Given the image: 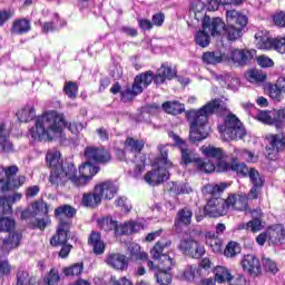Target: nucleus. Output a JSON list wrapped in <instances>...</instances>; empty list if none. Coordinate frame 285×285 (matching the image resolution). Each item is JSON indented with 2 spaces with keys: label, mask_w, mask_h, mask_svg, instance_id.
Listing matches in <instances>:
<instances>
[{
  "label": "nucleus",
  "mask_w": 285,
  "mask_h": 285,
  "mask_svg": "<svg viewBox=\"0 0 285 285\" xmlns=\"http://www.w3.org/2000/svg\"><path fill=\"white\" fill-rule=\"evenodd\" d=\"M70 130L73 135H77L79 130H83V126L77 122H66L63 114H59L55 110H49L38 116L35 127H31L29 135L32 139L38 141H52L57 137L63 135V130Z\"/></svg>",
  "instance_id": "nucleus-1"
},
{
  "label": "nucleus",
  "mask_w": 285,
  "mask_h": 285,
  "mask_svg": "<svg viewBox=\"0 0 285 285\" xmlns=\"http://www.w3.org/2000/svg\"><path fill=\"white\" fill-rule=\"evenodd\" d=\"M85 161L79 167V176L77 175V167L73 164H69L66 168L67 181H71L76 188L87 186L88 183L99 173V167L90 164H108L111 159L110 151L104 147L89 146L85 148Z\"/></svg>",
  "instance_id": "nucleus-2"
},
{
  "label": "nucleus",
  "mask_w": 285,
  "mask_h": 285,
  "mask_svg": "<svg viewBox=\"0 0 285 285\" xmlns=\"http://www.w3.org/2000/svg\"><path fill=\"white\" fill-rule=\"evenodd\" d=\"M217 110H219V100H213L199 110H193L189 112V117H193L194 119L190 124V141H204V139L210 135L208 117H210L213 112H217Z\"/></svg>",
  "instance_id": "nucleus-3"
},
{
  "label": "nucleus",
  "mask_w": 285,
  "mask_h": 285,
  "mask_svg": "<svg viewBox=\"0 0 285 285\" xmlns=\"http://www.w3.org/2000/svg\"><path fill=\"white\" fill-rule=\"evenodd\" d=\"M226 190V185L220 183L219 185H205L203 188L204 195H212L213 197L208 199L204 213L208 215V217H223V215H227L228 213V199H224L222 197H215L219 195V193H224Z\"/></svg>",
  "instance_id": "nucleus-4"
},
{
  "label": "nucleus",
  "mask_w": 285,
  "mask_h": 285,
  "mask_svg": "<svg viewBox=\"0 0 285 285\" xmlns=\"http://www.w3.org/2000/svg\"><path fill=\"white\" fill-rule=\"evenodd\" d=\"M158 150L160 153L158 158V168L148 171L145 175V181L149 184V186L164 184V181H168V178L170 177V173L168 170H170L173 161L168 159V146L160 145L158 146Z\"/></svg>",
  "instance_id": "nucleus-5"
},
{
  "label": "nucleus",
  "mask_w": 285,
  "mask_h": 285,
  "mask_svg": "<svg viewBox=\"0 0 285 285\" xmlns=\"http://www.w3.org/2000/svg\"><path fill=\"white\" fill-rule=\"evenodd\" d=\"M224 22L220 18L205 17L203 20V29L195 35V41L200 48L210 46V36L219 37L224 30Z\"/></svg>",
  "instance_id": "nucleus-6"
},
{
  "label": "nucleus",
  "mask_w": 285,
  "mask_h": 285,
  "mask_svg": "<svg viewBox=\"0 0 285 285\" xmlns=\"http://www.w3.org/2000/svg\"><path fill=\"white\" fill-rule=\"evenodd\" d=\"M48 166L52 169L49 181L53 186H63L68 181V176L66 175V169L70 164L63 165L61 159V153L52 149L47 153L46 156Z\"/></svg>",
  "instance_id": "nucleus-7"
},
{
  "label": "nucleus",
  "mask_w": 285,
  "mask_h": 285,
  "mask_svg": "<svg viewBox=\"0 0 285 285\" xmlns=\"http://www.w3.org/2000/svg\"><path fill=\"white\" fill-rule=\"evenodd\" d=\"M226 23L227 27L225 26L223 30H225L228 41H237V39H242L244 28L248 26V17L237 10H227Z\"/></svg>",
  "instance_id": "nucleus-8"
},
{
  "label": "nucleus",
  "mask_w": 285,
  "mask_h": 285,
  "mask_svg": "<svg viewBox=\"0 0 285 285\" xmlns=\"http://www.w3.org/2000/svg\"><path fill=\"white\" fill-rule=\"evenodd\" d=\"M22 198L23 195L20 193L0 197V233H10L14 229V219L8 217V215H12V204L21 202Z\"/></svg>",
  "instance_id": "nucleus-9"
},
{
  "label": "nucleus",
  "mask_w": 285,
  "mask_h": 285,
  "mask_svg": "<svg viewBox=\"0 0 285 285\" xmlns=\"http://www.w3.org/2000/svg\"><path fill=\"white\" fill-rule=\"evenodd\" d=\"M224 141H234L235 139H244L246 137V129L239 118L235 115H228L225 118L224 125L218 126Z\"/></svg>",
  "instance_id": "nucleus-10"
},
{
  "label": "nucleus",
  "mask_w": 285,
  "mask_h": 285,
  "mask_svg": "<svg viewBox=\"0 0 285 285\" xmlns=\"http://www.w3.org/2000/svg\"><path fill=\"white\" fill-rule=\"evenodd\" d=\"M153 83V71H147L135 78L131 88L120 91L121 101L127 104V101H132L137 95L144 92V88H148Z\"/></svg>",
  "instance_id": "nucleus-11"
},
{
  "label": "nucleus",
  "mask_w": 285,
  "mask_h": 285,
  "mask_svg": "<svg viewBox=\"0 0 285 285\" xmlns=\"http://www.w3.org/2000/svg\"><path fill=\"white\" fill-rule=\"evenodd\" d=\"M255 45L259 50H276L279 52V38H272L267 30H262L255 35Z\"/></svg>",
  "instance_id": "nucleus-12"
},
{
  "label": "nucleus",
  "mask_w": 285,
  "mask_h": 285,
  "mask_svg": "<svg viewBox=\"0 0 285 285\" xmlns=\"http://www.w3.org/2000/svg\"><path fill=\"white\" fill-rule=\"evenodd\" d=\"M255 57V50L248 49H233L226 56V61L233 63V66H248Z\"/></svg>",
  "instance_id": "nucleus-13"
},
{
  "label": "nucleus",
  "mask_w": 285,
  "mask_h": 285,
  "mask_svg": "<svg viewBox=\"0 0 285 285\" xmlns=\"http://www.w3.org/2000/svg\"><path fill=\"white\" fill-rule=\"evenodd\" d=\"M197 170L207 174L215 173V170H217V173H228V170H233V165L222 160V158L216 160V166L210 159L198 160Z\"/></svg>",
  "instance_id": "nucleus-14"
},
{
  "label": "nucleus",
  "mask_w": 285,
  "mask_h": 285,
  "mask_svg": "<svg viewBox=\"0 0 285 285\" xmlns=\"http://www.w3.org/2000/svg\"><path fill=\"white\" fill-rule=\"evenodd\" d=\"M258 121L267 124L268 126H276V128H282V121L285 119V108L274 109L272 111H259L257 115Z\"/></svg>",
  "instance_id": "nucleus-15"
},
{
  "label": "nucleus",
  "mask_w": 285,
  "mask_h": 285,
  "mask_svg": "<svg viewBox=\"0 0 285 285\" xmlns=\"http://www.w3.org/2000/svg\"><path fill=\"white\" fill-rule=\"evenodd\" d=\"M178 248L184 255H188L194 259H199L206 253V249L198 242L190 238L180 240Z\"/></svg>",
  "instance_id": "nucleus-16"
},
{
  "label": "nucleus",
  "mask_w": 285,
  "mask_h": 285,
  "mask_svg": "<svg viewBox=\"0 0 285 285\" xmlns=\"http://www.w3.org/2000/svg\"><path fill=\"white\" fill-rule=\"evenodd\" d=\"M70 226H72V222L70 220H61L59 223L56 235L50 239L51 246H63L68 243Z\"/></svg>",
  "instance_id": "nucleus-17"
},
{
  "label": "nucleus",
  "mask_w": 285,
  "mask_h": 285,
  "mask_svg": "<svg viewBox=\"0 0 285 285\" xmlns=\"http://www.w3.org/2000/svg\"><path fill=\"white\" fill-rule=\"evenodd\" d=\"M266 139L268 141L266 146L267 157L269 159H273L271 155H277V153H282V150H284V146H285L284 134H269L266 136Z\"/></svg>",
  "instance_id": "nucleus-18"
},
{
  "label": "nucleus",
  "mask_w": 285,
  "mask_h": 285,
  "mask_svg": "<svg viewBox=\"0 0 285 285\" xmlns=\"http://www.w3.org/2000/svg\"><path fill=\"white\" fill-rule=\"evenodd\" d=\"M240 264L243 271L248 273V275H252V277L262 275V263H259V258H257L255 255H245Z\"/></svg>",
  "instance_id": "nucleus-19"
},
{
  "label": "nucleus",
  "mask_w": 285,
  "mask_h": 285,
  "mask_svg": "<svg viewBox=\"0 0 285 285\" xmlns=\"http://www.w3.org/2000/svg\"><path fill=\"white\" fill-rule=\"evenodd\" d=\"M95 188L100 199H115V195H117V190H119V187L110 180L100 183L96 185Z\"/></svg>",
  "instance_id": "nucleus-20"
},
{
  "label": "nucleus",
  "mask_w": 285,
  "mask_h": 285,
  "mask_svg": "<svg viewBox=\"0 0 285 285\" xmlns=\"http://www.w3.org/2000/svg\"><path fill=\"white\" fill-rule=\"evenodd\" d=\"M228 210H248V196L246 194H232L227 197Z\"/></svg>",
  "instance_id": "nucleus-21"
},
{
  "label": "nucleus",
  "mask_w": 285,
  "mask_h": 285,
  "mask_svg": "<svg viewBox=\"0 0 285 285\" xmlns=\"http://www.w3.org/2000/svg\"><path fill=\"white\" fill-rule=\"evenodd\" d=\"M106 264L116 271H126L128 268V258L124 254H109L106 257Z\"/></svg>",
  "instance_id": "nucleus-22"
},
{
  "label": "nucleus",
  "mask_w": 285,
  "mask_h": 285,
  "mask_svg": "<svg viewBox=\"0 0 285 285\" xmlns=\"http://www.w3.org/2000/svg\"><path fill=\"white\" fill-rule=\"evenodd\" d=\"M158 265H155L153 261H147V266L149 271H171L173 266H175V259L170 257L168 254L163 255L161 258L157 259Z\"/></svg>",
  "instance_id": "nucleus-23"
},
{
  "label": "nucleus",
  "mask_w": 285,
  "mask_h": 285,
  "mask_svg": "<svg viewBox=\"0 0 285 285\" xmlns=\"http://www.w3.org/2000/svg\"><path fill=\"white\" fill-rule=\"evenodd\" d=\"M170 246H173V242L170 240H158L150 249V255L153 259H161L164 255H168Z\"/></svg>",
  "instance_id": "nucleus-24"
},
{
  "label": "nucleus",
  "mask_w": 285,
  "mask_h": 285,
  "mask_svg": "<svg viewBox=\"0 0 285 285\" xmlns=\"http://www.w3.org/2000/svg\"><path fill=\"white\" fill-rule=\"evenodd\" d=\"M8 137H10V132L6 129V124L0 122V150L7 155L14 153V146Z\"/></svg>",
  "instance_id": "nucleus-25"
},
{
  "label": "nucleus",
  "mask_w": 285,
  "mask_h": 285,
  "mask_svg": "<svg viewBox=\"0 0 285 285\" xmlns=\"http://www.w3.org/2000/svg\"><path fill=\"white\" fill-rule=\"evenodd\" d=\"M139 230H144V224L129 222L118 225L116 228V236L119 237V235H132V233H139Z\"/></svg>",
  "instance_id": "nucleus-26"
},
{
  "label": "nucleus",
  "mask_w": 285,
  "mask_h": 285,
  "mask_svg": "<svg viewBox=\"0 0 285 285\" xmlns=\"http://www.w3.org/2000/svg\"><path fill=\"white\" fill-rule=\"evenodd\" d=\"M124 149L126 153L131 155L132 157H137L141 150H144V141L135 139L132 137H128L125 140Z\"/></svg>",
  "instance_id": "nucleus-27"
},
{
  "label": "nucleus",
  "mask_w": 285,
  "mask_h": 285,
  "mask_svg": "<svg viewBox=\"0 0 285 285\" xmlns=\"http://www.w3.org/2000/svg\"><path fill=\"white\" fill-rule=\"evenodd\" d=\"M175 75H177V72H175V70H173L170 67H168L166 65H163L157 70L156 76H155V73H153V80L155 83L161 85V83H164V81H166V79H173L175 77Z\"/></svg>",
  "instance_id": "nucleus-28"
},
{
  "label": "nucleus",
  "mask_w": 285,
  "mask_h": 285,
  "mask_svg": "<svg viewBox=\"0 0 285 285\" xmlns=\"http://www.w3.org/2000/svg\"><path fill=\"white\" fill-rule=\"evenodd\" d=\"M88 244L92 247L95 255H104L106 244L101 240V234L92 232L88 238Z\"/></svg>",
  "instance_id": "nucleus-29"
},
{
  "label": "nucleus",
  "mask_w": 285,
  "mask_h": 285,
  "mask_svg": "<svg viewBox=\"0 0 285 285\" xmlns=\"http://www.w3.org/2000/svg\"><path fill=\"white\" fill-rule=\"evenodd\" d=\"M17 117L19 121L28 124V121H32L35 117H37V111L35 110V104L24 105L18 112Z\"/></svg>",
  "instance_id": "nucleus-30"
},
{
  "label": "nucleus",
  "mask_w": 285,
  "mask_h": 285,
  "mask_svg": "<svg viewBox=\"0 0 285 285\" xmlns=\"http://www.w3.org/2000/svg\"><path fill=\"white\" fill-rule=\"evenodd\" d=\"M1 187L0 190L2 193H6V190H14L16 188H21L23 184H26V176H17L11 177L8 180H3V183H0Z\"/></svg>",
  "instance_id": "nucleus-31"
},
{
  "label": "nucleus",
  "mask_w": 285,
  "mask_h": 285,
  "mask_svg": "<svg viewBox=\"0 0 285 285\" xmlns=\"http://www.w3.org/2000/svg\"><path fill=\"white\" fill-rule=\"evenodd\" d=\"M204 63L208 66H217V63H222V61H226V55L222 51H206L202 57Z\"/></svg>",
  "instance_id": "nucleus-32"
},
{
  "label": "nucleus",
  "mask_w": 285,
  "mask_h": 285,
  "mask_svg": "<svg viewBox=\"0 0 285 285\" xmlns=\"http://www.w3.org/2000/svg\"><path fill=\"white\" fill-rule=\"evenodd\" d=\"M77 214V210L70 205H62L55 209V215L60 222H70Z\"/></svg>",
  "instance_id": "nucleus-33"
},
{
  "label": "nucleus",
  "mask_w": 285,
  "mask_h": 285,
  "mask_svg": "<svg viewBox=\"0 0 285 285\" xmlns=\"http://www.w3.org/2000/svg\"><path fill=\"white\" fill-rule=\"evenodd\" d=\"M101 204V197L97 193V189H94V193L83 194L82 205L86 208H97Z\"/></svg>",
  "instance_id": "nucleus-34"
},
{
  "label": "nucleus",
  "mask_w": 285,
  "mask_h": 285,
  "mask_svg": "<svg viewBox=\"0 0 285 285\" xmlns=\"http://www.w3.org/2000/svg\"><path fill=\"white\" fill-rule=\"evenodd\" d=\"M204 10H206V4L202 2L200 0H196L191 3V8L189 10V13L196 21H204L206 17L204 16Z\"/></svg>",
  "instance_id": "nucleus-35"
},
{
  "label": "nucleus",
  "mask_w": 285,
  "mask_h": 285,
  "mask_svg": "<svg viewBox=\"0 0 285 285\" xmlns=\"http://www.w3.org/2000/svg\"><path fill=\"white\" fill-rule=\"evenodd\" d=\"M180 153H181V161H183V164H185V166H188V164H193L195 161L196 168H197V161H199V160L206 161V159L195 157V151L186 148L185 145L180 146Z\"/></svg>",
  "instance_id": "nucleus-36"
},
{
  "label": "nucleus",
  "mask_w": 285,
  "mask_h": 285,
  "mask_svg": "<svg viewBox=\"0 0 285 285\" xmlns=\"http://www.w3.org/2000/svg\"><path fill=\"white\" fill-rule=\"evenodd\" d=\"M31 30L30 20L23 18L13 21L11 32L13 35H27V32Z\"/></svg>",
  "instance_id": "nucleus-37"
},
{
  "label": "nucleus",
  "mask_w": 285,
  "mask_h": 285,
  "mask_svg": "<svg viewBox=\"0 0 285 285\" xmlns=\"http://www.w3.org/2000/svg\"><path fill=\"white\" fill-rule=\"evenodd\" d=\"M21 242V234L11 233L8 238L2 239V249L3 250H12V248H17L19 243Z\"/></svg>",
  "instance_id": "nucleus-38"
},
{
  "label": "nucleus",
  "mask_w": 285,
  "mask_h": 285,
  "mask_svg": "<svg viewBox=\"0 0 285 285\" xmlns=\"http://www.w3.org/2000/svg\"><path fill=\"white\" fill-rule=\"evenodd\" d=\"M249 83H264L266 81V73L259 69H250L245 73Z\"/></svg>",
  "instance_id": "nucleus-39"
},
{
  "label": "nucleus",
  "mask_w": 285,
  "mask_h": 285,
  "mask_svg": "<svg viewBox=\"0 0 285 285\" xmlns=\"http://www.w3.org/2000/svg\"><path fill=\"white\" fill-rule=\"evenodd\" d=\"M163 110H165L167 115H181L185 107L184 104L179 101H166L163 104Z\"/></svg>",
  "instance_id": "nucleus-40"
},
{
  "label": "nucleus",
  "mask_w": 285,
  "mask_h": 285,
  "mask_svg": "<svg viewBox=\"0 0 285 285\" xmlns=\"http://www.w3.org/2000/svg\"><path fill=\"white\" fill-rule=\"evenodd\" d=\"M19 173V166L11 165V166H0V184L8 179H12Z\"/></svg>",
  "instance_id": "nucleus-41"
},
{
  "label": "nucleus",
  "mask_w": 285,
  "mask_h": 285,
  "mask_svg": "<svg viewBox=\"0 0 285 285\" xmlns=\"http://www.w3.org/2000/svg\"><path fill=\"white\" fill-rule=\"evenodd\" d=\"M202 276V272L197 265H187L183 272V277L187 282H195Z\"/></svg>",
  "instance_id": "nucleus-42"
},
{
  "label": "nucleus",
  "mask_w": 285,
  "mask_h": 285,
  "mask_svg": "<svg viewBox=\"0 0 285 285\" xmlns=\"http://www.w3.org/2000/svg\"><path fill=\"white\" fill-rule=\"evenodd\" d=\"M202 153L205 155V157H208V159H222L224 157V153H222V148H217L215 146H203Z\"/></svg>",
  "instance_id": "nucleus-43"
},
{
  "label": "nucleus",
  "mask_w": 285,
  "mask_h": 285,
  "mask_svg": "<svg viewBox=\"0 0 285 285\" xmlns=\"http://www.w3.org/2000/svg\"><path fill=\"white\" fill-rule=\"evenodd\" d=\"M232 159H244L245 161H256L255 154L246 149H237L233 147Z\"/></svg>",
  "instance_id": "nucleus-44"
},
{
  "label": "nucleus",
  "mask_w": 285,
  "mask_h": 285,
  "mask_svg": "<svg viewBox=\"0 0 285 285\" xmlns=\"http://www.w3.org/2000/svg\"><path fill=\"white\" fill-rule=\"evenodd\" d=\"M176 222L184 224V226H190V222H193V210L188 207L178 210Z\"/></svg>",
  "instance_id": "nucleus-45"
},
{
  "label": "nucleus",
  "mask_w": 285,
  "mask_h": 285,
  "mask_svg": "<svg viewBox=\"0 0 285 285\" xmlns=\"http://www.w3.org/2000/svg\"><path fill=\"white\" fill-rule=\"evenodd\" d=\"M128 250L131 255V259H140L141 262H149L148 261V254L145 252H141V247L139 244H130L128 247Z\"/></svg>",
  "instance_id": "nucleus-46"
},
{
  "label": "nucleus",
  "mask_w": 285,
  "mask_h": 285,
  "mask_svg": "<svg viewBox=\"0 0 285 285\" xmlns=\"http://www.w3.org/2000/svg\"><path fill=\"white\" fill-rule=\"evenodd\" d=\"M46 204L42 202H37L31 207L27 208L24 212L21 214V219H28L30 217H37L39 213H41V208H43Z\"/></svg>",
  "instance_id": "nucleus-47"
},
{
  "label": "nucleus",
  "mask_w": 285,
  "mask_h": 285,
  "mask_svg": "<svg viewBox=\"0 0 285 285\" xmlns=\"http://www.w3.org/2000/svg\"><path fill=\"white\" fill-rule=\"evenodd\" d=\"M262 228H264V226L262 225V220H259V218H254L247 224L238 225V230H250L252 233H259Z\"/></svg>",
  "instance_id": "nucleus-48"
},
{
  "label": "nucleus",
  "mask_w": 285,
  "mask_h": 285,
  "mask_svg": "<svg viewBox=\"0 0 285 285\" xmlns=\"http://www.w3.org/2000/svg\"><path fill=\"white\" fill-rule=\"evenodd\" d=\"M267 91L271 99H273L274 101H282L284 99V91H282V88H279L278 82L274 85H268Z\"/></svg>",
  "instance_id": "nucleus-49"
},
{
  "label": "nucleus",
  "mask_w": 285,
  "mask_h": 285,
  "mask_svg": "<svg viewBox=\"0 0 285 285\" xmlns=\"http://www.w3.org/2000/svg\"><path fill=\"white\" fill-rule=\"evenodd\" d=\"M154 273L157 284L168 285L170 284V282H173V276L170 275V273H168V271L158 269L154 271Z\"/></svg>",
  "instance_id": "nucleus-50"
},
{
  "label": "nucleus",
  "mask_w": 285,
  "mask_h": 285,
  "mask_svg": "<svg viewBox=\"0 0 285 285\" xmlns=\"http://www.w3.org/2000/svg\"><path fill=\"white\" fill-rule=\"evenodd\" d=\"M63 92L69 97V99H77V95H79V86L77 82L66 81Z\"/></svg>",
  "instance_id": "nucleus-51"
},
{
  "label": "nucleus",
  "mask_w": 285,
  "mask_h": 285,
  "mask_svg": "<svg viewBox=\"0 0 285 285\" xmlns=\"http://www.w3.org/2000/svg\"><path fill=\"white\" fill-rule=\"evenodd\" d=\"M206 242L214 253H219L222 250V240L215 237L213 233H206Z\"/></svg>",
  "instance_id": "nucleus-52"
},
{
  "label": "nucleus",
  "mask_w": 285,
  "mask_h": 285,
  "mask_svg": "<svg viewBox=\"0 0 285 285\" xmlns=\"http://www.w3.org/2000/svg\"><path fill=\"white\" fill-rule=\"evenodd\" d=\"M242 253V247L237 242H229L224 250L225 257H235Z\"/></svg>",
  "instance_id": "nucleus-53"
},
{
  "label": "nucleus",
  "mask_w": 285,
  "mask_h": 285,
  "mask_svg": "<svg viewBox=\"0 0 285 285\" xmlns=\"http://www.w3.org/2000/svg\"><path fill=\"white\" fill-rule=\"evenodd\" d=\"M99 226L102 228V230H106L107 233L110 230H115V235H117V220H114L111 217H105L99 220Z\"/></svg>",
  "instance_id": "nucleus-54"
},
{
  "label": "nucleus",
  "mask_w": 285,
  "mask_h": 285,
  "mask_svg": "<svg viewBox=\"0 0 285 285\" xmlns=\"http://www.w3.org/2000/svg\"><path fill=\"white\" fill-rule=\"evenodd\" d=\"M16 285H36L35 279L30 277V274L26 271H19L17 273Z\"/></svg>",
  "instance_id": "nucleus-55"
},
{
  "label": "nucleus",
  "mask_w": 285,
  "mask_h": 285,
  "mask_svg": "<svg viewBox=\"0 0 285 285\" xmlns=\"http://www.w3.org/2000/svg\"><path fill=\"white\" fill-rule=\"evenodd\" d=\"M234 163L232 164V170L237 173L240 177H248L250 169L244 163H235L237 159H232Z\"/></svg>",
  "instance_id": "nucleus-56"
},
{
  "label": "nucleus",
  "mask_w": 285,
  "mask_h": 285,
  "mask_svg": "<svg viewBox=\"0 0 285 285\" xmlns=\"http://www.w3.org/2000/svg\"><path fill=\"white\" fill-rule=\"evenodd\" d=\"M62 273L67 276H79L83 273V263H76L69 267H65Z\"/></svg>",
  "instance_id": "nucleus-57"
},
{
  "label": "nucleus",
  "mask_w": 285,
  "mask_h": 285,
  "mask_svg": "<svg viewBox=\"0 0 285 285\" xmlns=\"http://www.w3.org/2000/svg\"><path fill=\"white\" fill-rule=\"evenodd\" d=\"M247 177H249L253 186H258V187L264 186V179L262 178L257 169H254V168L249 169V174L247 175Z\"/></svg>",
  "instance_id": "nucleus-58"
},
{
  "label": "nucleus",
  "mask_w": 285,
  "mask_h": 285,
  "mask_svg": "<svg viewBox=\"0 0 285 285\" xmlns=\"http://www.w3.org/2000/svg\"><path fill=\"white\" fill-rule=\"evenodd\" d=\"M59 28V14H55V20L45 22L42 26V32L48 35V32H55Z\"/></svg>",
  "instance_id": "nucleus-59"
},
{
  "label": "nucleus",
  "mask_w": 285,
  "mask_h": 285,
  "mask_svg": "<svg viewBox=\"0 0 285 285\" xmlns=\"http://www.w3.org/2000/svg\"><path fill=\"white\" fill-rule=\"evenodd\" d=\"M263 268L266 273H272V275H275L279 271L277 264L271 258H263Z\"/></svg>",
  "instance_id": "nucleus-60"
},
{
  "label": "nucleus",
  "mask_w": 285,
  "mask_h": 285,
  "mask_svg": "<svg viewBox=\"0 0 285 285\" xmlns=\"http://www.w3.org/2000/svg\"><path fill=\"white\" fill-rule=\"evenodd\" d=\"M220 79H224L228 88H230L232 90H237V88L239 87V78L232 77L230 75H222Z\"/></svg>",
  "instance_id": "nucleus-61"
},
{
  "label": "nucleus",
  "mask_w": 285,
  "mask_h": 285,
  "mask_svg": "<svg viewBox=\"0 0 285 285\" xmlns=\"http://www.w3.org/2000/svg\"><path fill=\"white\" fill-rule=\"evenodd\" d=\"M59 279H61V276H59V271L51 269L47 276V284L48 285H59Z\"/></svg>",
  "instance_id": "nucleus-62"
},
{
  "label": "nucleus",
  "mask_w": 285,
  "mask_h": 285,
  "mask_svg": "<svg viewBox=\"0 0 285 285\" xmlns=\"http://www.w3.org/2000/svg\"><path fill=\"white\" fill-rule=\"evenodd\" d=\"M257 63L261 68H273L275 66V62L268 56H258Z\"/></svg>",
  "instance_id": "nucleus-63"
},
{
  "label": "nucleus",
  "mask_w": 285,
  "mask_h": 285,
  "mask_svg": "<svg viewBox=\"0 0 285 285\" xmlns=\"http://www.w3.org/2000/svg\"><path fill=\"white\" fill-rule=\"evenodd\" d=\"M229 285H248L246 282V277L243 275H237V276H230L228 283Z\"/></svg>",
  "instance_id": "nucleus-64"
}]
</instances>
